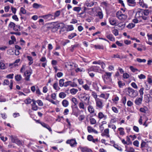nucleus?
I'll use <instances>...</instances> for the list:
<instances>
[{
	"label": "nucleus",
	"mask_w": 152,
	"mask_h": 152,
	"mask_svg": "<svg viewBox=\"0 0 152 152\" xmlns=\"http://www.w3.org/2000/svg\"><path fill=\"white\" fill-rule=\"evenodd\" d=\"M80 98L82 102H83L86 105L90 104V97L89 95L85 93L82 94L80 95Z\"/></svg>",
	"instance_id": "1"
},
{
	"label": "nucleus",
	"mask_w": 152,
	"mask_h": 152,
	"mask_svg": "<svg viewBox=\"0 0 152 152\" xmlns=\"http://www.w3.org/2000/svg\"><path fill=\"white\" fill-rule=\"evenodd\" d=\"M111 74H112L110 72H106L104 74L102 75V78L105 83H107L108 82L111 81Z\"/></svg>",
	"instance_id": "2"
},
{
	"label": "nucleus",
	"mask_w": 152,
	"mask_h": 152,
	"mask_svg": "<svg viewBox=\"0 0 152 152\" xmlns=\"http://www.w3.org/2000/svg\"><path fill=\"white\" fill-rule=\"evenodd\" d=\"M128 95L132 98H134L138 95L137 91L134 90L132 88L129 87L127 88Z\"/></svg>",
	"instance_id": "3"
},
{
	"label": "nucleus",
	"mask_w": 152,
	"mask_h": 152,
	"mask_svg": "<svg viewBox=\"0 0 152 152\" xmlns=\"http://www.w3.org/2000/svg\"><path fill=\"white\" fill-rule=\"evenodd\" d=\"M136 16L137 18H142L144 20H147L148 18V17L144 15L142 10V9H140L137 11L136 13Z\"/></svg>",
	"instance_id": "4"
},
{
	"label": "nucleus",
	"mask_w": 152,
	"mask_h": 152,
	"mask_svg": "<svg viewBox=\"0 0 152 152\" xmlns=\"http://www.w3.org/2000/svg\"><path fill=\"white\" fill-rule=\"evenodd\" d=\"M116 16L119 19L121 20L122 21H124L127 18V15L123 14L122 12L120 11H118L117 12Z\"/></svg>",
	"instance_id": "5"
},
{
	"label": "nucleus",
	"mask_w": 152,
	"mask_h": 152,
	"mask_svg": "<svg viewBox=\"0 0 152 152\" xmlns=\"http://www.w3.org/2000/svg\"><path fill=\"white\" fill-rule=\"evenodd\" d=\"M66 143L67 144H69L72 147L76 146L77 144L75 140L73 139L67 140Z\"/></svg>",
	"instance_id": "6"
},
{
	"label": "nucleus",
	"mask_w": 152,
	"mask_h": 152,
	"mask_svg": "<svg viewBox=\"0 0 152 152\" xmlns=\"http://www.w3.org/2000/svg\"><path fill=\"white\" fill-rule=\"evenodd\" d=\"M95 101L96 107L99 109H102L103 106L102 100L99 98H98L97 99H95Z\"/></svg>",
	"instance_id": "7"
},
{
	"label": "nucleus",
	"mask_w": 152,
	"mask_h": 152,
	"mask_svg": "<svg viewBox=\"0 0 152 152\" xmlns=\"http://www.w3.org/2000/svg\"><path fill=\"white\" fill-rule=\"evenodd\" d=\"M109 21L110 24L112 26H117L118 24V22L116 19L113 18H109Z\"/></svg>",
	"instance_id": "8"
},
{
	"label": "nucleus",
	"mask_w": 152,
	"mask_h": 152,
	"mask_svg": "<svg viewBox=\"0 0 152 152\" xmlns=\"http://www.w3.org/2000/svg\"><path fill=\"white\" fill-rule=\"evenodd\" d=\"M39 17L43 18L45 20H50L51 19H53V15L52 14H48L47 15H43Z\"/></svg>",
	"instance_id": "9"
},
{
	"label": "nucleus",
	"mask_w": 152,
	"mask_h": 152,
	"mask_svg": "<svg viewBox=\"0 0 152 152\" xmlns=\"http://www.w3.org/2000/svg\"><path fill=\"white\" fill-rule=\"evenodd\" d=\"M31 72L28 71H26L24 73V75L26 76L25 80L26 81H29L30 80V77L31 75Z\"/></svg>",
	"instance_id": "10"
},
{
	"label": "nucleus",
	"mask_w": 152,
	"mask_h": 152,
	"mask_svg": "<svg viewBox=\"0 0 152 152\" xmlns=\"http://www.w3.org/2000/svg\"><path fill=\"white\" fill-rule=\"evenodd\" d=\"M39 123L43 127L47 128L50 132L52 131L51 128L48 124H46L45 123L42 122H41L39 121Z\"/></svg>",
	"instance_id": "11"
},
{
	"label": "nucleus",
	"mask_w": 152,
	"mask_h": 152,
	"mask_svg": "<svg viewBox=\"0 0 152 152\" xmlns=\"http://www.w3.org/2000/svg\"><path fill=\"white\" fill-rule=\"evenodd\" d=\"M109 133V129L107 128L106 129L104 130L103 132L102 133L101 135L103 136H106L107 137H110Z\"/></svg>",
	"instance_id": "12"
},
{
	"label": "nucleus",
	"mask_w": 152,
	"mask_h": 152,
	"mask_svg": "<svg viewBox=\"0 0 152 152\" xmlns=\"http://www.w3.org/2000/svg\"><path fill=\"white\" fill-rule=\"evenodd\" d=\"M135 0H127L128 5L130 6H134L136 4Z\"/></svg>",
	"instance_id": "13"
},
{
	"label": "nucleus",
	"mask_w": 152,
	"mask_h": 152,
	"mask_svg": "<svg viewBox=\"0 0 152 152\" xmlns=\"http://www.w3.org/2000/svg\"><path fill=\"white\" fill-rule=\"evenodd\" d=\"M142 97L137 98L134 101V103L137 105H140L142 103Z\"/></svg>",
	"instance_id": "14"
},
{
	"label": "nucleus",
	"mask_w": 152,
	"mask_h": 152,
	"mask_svg": "<svg viewBox=\"0 0 152 152\" xmlns=\"http://www.w3.org/2000/svg\"><path fill=\"white\" fill-rule=\"evenodd\" d=\"M9 26L11 28H13L14 30L15 31H18V29L15 28V25L14 23L11 22L9 24Z\"/></svg>",
	"instance_id": "15"
},
{
	"label": "nucleus",
	"mask_w": 152,
	"mask_h": 152,
	"mask_svg": "<svg viewBox=\"0 0 152 152\" xmlns=\"http://www.w3.org/2000/svg\"><path fill=\"white\" fill-rule=\"evenodd\" d=\"M90 70H93L95 72H98L99 69V67L97 66H93L89 69Z\"/></svg>",
	"instance_id": "16"
},
{
	"label": "nucleus",
	"mask_w": 152,
	"mask_h": 152,
	"mask_svg": "<svg viewBox=\"0 0 152 152\" xmlns=\"http://www.w3.org/2000/svg\"><path fill=\"white\" fill-rule=\"evenodd\" d=\"M33 103L31 104L32 105V109L34 110H37L38 109V107L36 104V101L33 99Z\"/></svg>",
	"instance_id": "17"
},
{
	"label": "nucleus",
	"mask_w": 152,
	"mask_h": 152,
	"mask_svg": "<svg viewBox=\"0 0 152 152\" xmlns=\"http://www.w3.org/2000/svg\"><path fill=\"white\" fill-rule=\"evenodd\" d=\"M126 56H120L118 54H114L113 55V58H117L120 59L125 58H126Z\"/></svg>",
	"instance_id": "18"
},
{
	"label": "nucleus",
	"mask_w": 152,
	"mask_h": 152,
	"mask_svg": "<svg viewBox=\"0 0 152 152\" xmlns=\"http://www.w3.org/2000/svg\"><path fill=\"white\" fill-rule=\"evenodd\" d=\"M139 2L140 5L143 8H148V5L146 4H145L143 0H139Z\"/></svg>",
	"instance_id": "19"
},
{
	"label": "nucleus",
	"mask_w": 152,
	"mask_h": 152,
	"mask_svg": "<svg viewBox=\"0 0 152 152\" xmlns=\"http://www.w3.org/2000/svg\"><path fill=\"white\" fill-rule=\"evenodd\" d=\"M61 11L60 10H58L55 12L53 15V19H55L57 17H58L60 15Z\"/></svg>",
	"instance_id": "20"
},
{
	"label": "nucleus",
	"mask_w": 152,
	"mask_h": 152,
	"mask_svg": "<svg viewBox=\"0 0 152 152\" xmlns=\"http://www.w3.org/2000/svg\"><path fill=\"white\" fill-rule=\"evenodd\" d=\"M57 29H62L64 27V24L62 23H58L55 24Z\"/></svg>",
	"instance_id": "21"
},
{
	"label": "nucleus",
	"mask_w": 152,
	"mask_h": 152,
	"mask_svg": "<svg viewBox=\"0 0 152 152\" xmlns=\"http://www.w3.org/2000/svg\"><path fill=\"white\" fill-rule=\"evenodd\" d=\"M88 110L90 113H93L94 112V109L93 107L91 105H89L88 107Z\"/></svg>",
	"instance_id": "22"
},
{
	"label": "nucleus",
	"mask_w": 152,
	"mask_h": 152,
	"mask_svg": "<svg viewBox=\"0 0 152 152\" xmlns=\"http://www.w3.org/2000/svg\"><path fill=\"white\" fill-rule=\"evenodd\" d=\"M54 24H53V25L51 27H50V28H51L52 31L53 32H55L57 31L58 29L57 28L56 26L55 25V23H53Z\"/></svg>",
	"instance_id": "23"
},
{
	"label": "nucleus",
	"mask_w": 152,
	"mask_h": 152,
	"mask_svg": "<svg viewBox=\"0 0 152 152\" xmlns=\"http://www.w3.org/2000/svg\"><path fill=\"white\" fill-rule=\"evenodd\" d=\"M85 104L83 102H80L79 105V107L80 109H82L83 110L86 109L85 107Z\"/></svg>",
	"instance_id": "24"
},
{
	"label": "nucleus",
	"mask_w": 152,
	"mask_h": 152,
	"mask_svg": "<svg viewBox=\"0 0 152 152\" xmlns=\"http://www.w3.org/2000/svg\"><path fill=\"white\" fill-rule=\"evenodd\" d=\"M94 47L96 49H101L102 50H103L104 49V47L103 45H94Z\"/></svg>",
	"instance_id": "25"
},
{
	"label": "nucleus",
	"mask_w": 152,
	"mask_h": 152,
	"mask_svg": "<svg viewBox=\"0 0 152 152\" xmlns=\"http://www.w3.org/2000/svg\"><path fill=\"white\" fill-rule=\"evenodd\" d=\"M78 91L77 89L73 88L71 89L70 90V93L73 95L75 94Z\"/></svg>",
	"instance_id": "26"
},
{
	"label": "nucleus",
	"mask_w": 152,
	"mask_h": 152,
	"mask_svg": "<svg viewBox=\"0 0 152 152\" xmlns=\"http://www.w3.org/2000/svg\"><path fill=\"white\" fill-rule=\"evenodd\" d=\"M62 104L63 106L66 107L69 105V102L67 100L64 99L62 101Z\"/></svg>",
	"instance_id": "27"
},
{
	"label": "nucleus",
	"mask_w": 152,
	"mask_h": 152,
	"mask_svg": "<svg viewBox=\"0 0 152 152\" xmlns=\"http://www.w3.org/2000/svg\"><path fill=\"white\" fill-rule=\"evenodd\" d=\"M80 149L81 151L83 152H89L90 150L87 148L83 147H80Z\"/></svg>",
	"instance_id": "28"
},
{
	"label": "nucleus",
	"mask_w": 152,
	"mask_h": 152,
	"mask_svg": "<svg viewBox=\"0 0 152 152\" xmlns=\"http://www.w3.org/2000/svg\"><path fill=\"white\" fill-rule=\"evenodd\" d=\"M98 118L101 119L103 118L106 119L107 117L106 116L104 115L102 112H99L98 114Z\"/></svg>",
	"instance_id": "29"
},
{
	"label": "nucleus",
	"mask_w": 152,
	"mask_h": 152,
	"mask_svg": "<svg viewBox=\"0 0 152 152\" xmlns=\"http://www.w3.org/2000/svg\"><path fill=\"white\" fill-rule=\"evenodd\" d=\"M10 137L11 138L12 142L13 143H15L16 142V141L18 140L17 137L15 136H11Z\"/></svg>",
	"instance_id": "30"
},
{
	"label": "nucleus",
	"mask_w": 152,
	"mask_h": 152,
	"mask_svg": "<svg viewBox=\"0 0 152 152\" xmlns=\"http://www.w3.org/2000/svg\"><path fill=\"white\" fill-rule=\"evenodd\" d=\"M124 129L122 127H120L118 129V130L120 132V134L123 135L125 133L124 131Z\"/></svg>",
	"instance_id": "31"
},
{
	"label": "nucleus",
	"mask_w": 152,
	"mask_h": 152,
	"mask_svg": "<svg viewBox=\"0 0 152 152\" xmlns=\"http://www.w3.org/2000/svg\"><path fill=\"white\" fill-rule=\"evenodd\" d=\"M135 25L132 23H129L126 26L129 29H132L135 26Z\"/></svg>",
	"instance_id": "32"
},
{
	"label": "nucleus",
	"mask_w": 152,
	"mask_h": 152,
	"mask_svg": "<svg viewBox=\"0 0 152 152\" xmlns=\"http://www.w3.org/2000/svg\"><path fill=\"white\" fill-rule=\"evenodd\" d=\"M118 85L119 87L121 88L125 85V83L124 82H123L122 81L120 80L118 82Z\"/></svg>",
	"instance_id": "33"
},
{
	"label": "nucleus",
	"mask_w": 152,
	"mask_h": 152,
	"mask_svg": "<svg viewBox=\"0 0 152 152\" xmlns=\"http://www.w3.org/2000/svg\"><path fill=\"white\" fill-rule=\"evenodd\" d=\"M143 14L144 16L148 15L149 13V11L148 10H142Z\"/></svg>",
	"instance_id": "34"
},
{
	"label": "nucleus",
	"mask_w": 152,
	"mask_h": 152,
	"mask_svg": "<svg viewBox=\"0 0 152 152\" xmlns=\"http://www.w3.org/2000/svg\"><path fill=\"white\" fill-rule=\"evenodd\" d=\"M64 80L63 79H61L59 80V85L60 87H62L63 86H64Z\"/></svg>",
	"instance_id": "35"
},
{
	"label": "nucleus",
	"mask_w": 152,
	"mask_h": 152,
	"mask_svg": "<svg viewBox=\"0 0 152 152\" xmlns=\"http://www.w3.org/2000/svg\"><path fill=\"white\" fill-rule=\"evenodd\" d=\"M76 36H77V34L76 33H72L68 35V37L69 39H71L75 37Z\"/></svg>",
	"instance_id": "36"
},
{
	"label": "nucleus",
	"mask_w": 152,
	"mask_h": 152,
	"mask_svg": "<svg viewBox=\"0 0 152 152\" xmlns=\"http://www.w3.org/2000/svg\"><path fill=\"white\" fill-rule=\"evenodd\" d=\"M59 96L60 98H64L66 96V94L64 92H61L59 93Z\"/></svg>",
	"instance_id": "37"
},
{
	"label": "nucleus",
	"mask_w": 152,
	"mask_h": 152,
	"mask_svg": "<svg viewBox=\"0 0 152 152\" xmlns=\"http://www.w3.org/2000/svg\"><path fill=\"white\" fill-rule=\"evenodd\" d=\"M107 38L111 41H113L114 40V38L113 37V35L112 34H110L107 36Z\"/></svg>",
	"instance_id": "38"
},
{
	"label": "nucleus",
	"mask_w": 152,
	"mask_h": 152,
	"mask_svg": "<svg viewBox=\"0 0 152 152\" xmlns=\"http://www.w3.org/2000/svg\"><path fill=\"white\" fill-rule=\"evenodd\" d=\"M72 101L74 104V105L76 106L78 103L77 99L75 97H73L72 99Z\"/></svg>",
	"instance_id": "39"
},
{
	"label": "nucleus",
	"mask_w": 152,
	"mask_h": 152,
	"mask_svg": "<svg viewBox=\"0 0 152 152\" xmlns=\"http://www.w3.org/2000/svg\"><path fill=\"white\" fill-rule=\"evenodd\" d=\"M79 45L78 44H76L74 45H72L71 47V48L70 49V50L72 52H73L74 49L77 47L79 46Z\"/></svg>",
	"instance_id": "40"
},
{
	"label": "nucleus",
	"mask_w": 152,
	"mask_h": 152,
	"mask_svg": "<svg viewBox=\"0 0 152 152\" xmlns=\"http://www.w3.org/2000/svg\"><path fill=\"white\" fill-rule=\"evenodd\" d=\"M129 68L133 72H134L137 71H139L137 69L134 68L132 66H130Z\"/></svg>",
	"instance_id": "41"
},
{
	"label": "nucleus",
	"mask_w": 152,
	"mask_h": 152,
	"mask_svg": "<svg viewBox=\"0 0 152 152\" xmlns=\"http://www.w3.org/2000/svg\"><path fill=\"white\" fill-rule=\"evenodd\" d=\"M15 78L17 81L20 80L22 79V77L20 75H17L15 77Z\"/></svg>",
	"instance_id": "42"
},
{
	"label": "nucleus",
	"mask_w": 152,
	"mask_h": 152,
	"mask_svg": "<svg viewBox=\"0 0 152 152\" xmlns=\"http://www.w3.org/2000/svg\"><path fill=\"white\" fill-rule=\"evenodd\" d=\"M81 10V7H75L73 8V10L74 11H76L77 12H78L80 11Z\"/></svg>",
	"instance_id": "43"
},
{
	"label": "nucleus",
	"mask_w": 152,
	"mask_h": 152,
	"mask_svg": "<svg viewBox=\"0 0 152 152\" xmlns=\"http://www.w3.org/2000/svg\"><path fill=\"white\" fill-rule=\"evenodd\" d=\"M74 29V27L72 25H68L67 26V31H72Z\"/></svg>",
	"instance_id": "44"
},
{
	"label": "nucleus",
	"mask_w": 152,
	"mask_h": 152,
	"mask_svg": "<svg viewBox=\"0 0 152 152\" xmlns=\"http://www.w3.org/2000/svg\"><path fill=\"white\" fill-rule=\"evenodd\" d=\"M53 87L56 90H58L60 89L58 86V84L57 82L55 83L53 85Z\"/></svg>",
	"instance_id": "45"
},
{
	"label": "nucleus",
	"mask_w": 152,
	"mask_h": 152,
	"mask_svg": "<svg viewBox=\"0 0 152 152\" xmlns=\"http://www.w3.org/2000/svg\"><path fill=\"white\" fill-rule=\"evenodd\" d=\"M90 121L91 124H95L96 123V120L94 118H91L90 119Z\"/></svg>",
	"instance_id": "46"
},
{
	"label": "nucleus",
	"mask_w": 152,
	"mask_h": 152,
	"mask_svg": "<svg viewBox=\"0 0 152 152\" xmlns=\"http://www.w3.org/2000/svg\"><path fill=\"white\" fill-rule=\"evenodd\" d=\"M10 84V82L8 79H5L4 80L3 83L4 85H8Z\"/></svg>",
	"instance_id": "47"
},
{
	"label": "nucleus",
	"mask_w": 152,
	"mask_h": 152,
	"mask_svg": "<svg viewBox=\"0 0 152 152\" xmlns=\"http://www.w3.org/2000/svg\"><path fill=\"white\" fill-rule=\"evenodd\" d=\"M136 60L137 61H138L140 63H141V62L145 63V62H146V60L145 59H141L140 58H137L136 59Z\"/></svg>",
	"instance_id": "48"
},
{
	"label": "nucleus",
	"mask_w": 152,
	"mask_h": 152,
	"mask_svg": "<svg viewBox=\"0 0 152 152\" xmlns=\"http://www.w3.org/2000/svg\"><path fill=\"white\" fill-rule=\"evenodd\" d=\"M112 32L114 34L115 36H118V30L116 29H114L113 30Z\"/></svg>",
	"instance_id": "49"
},
{
	"label": "nucleus",
	"mask_w": 152,
	"mask_h": 152,
	"mask_svg": "<svg viewBox=\"0 0 152 152\" xmlns=\"http://www.w3.org/2000/svg\"><path fill=\"white\" fill-rule=\"evenodd\" d=\"M94 2H91L90 3H86V6L88 7H91L94 5Z\"/></svg>",
	"instance_id": "50"
},
{
	"label": "nucleus",
	"mask_w": 152,
	"mask_h": 152,
	"mask_svg": "<svg viewBox=\"0 0 152 152\" xmlns=\"http://www.w3.org/2000/svg\"><path fill=\"white\" fill-rule=\"evenodd\" d=\"M33 100H31L29 98H27L25 101V102L26 104H30L32 101Z\"/></svg>",
	"instance_id": "51"
},
{
	"label": "nucleus",
	"mask_w": 152,
	"mask_h": 152,
	"mask_svg": "<svg viewBox=\"0 0 152 152\" xmlns=\"http://www.w3.org/2000/svg\"><path fill=\"white\" fill-rule=\"evenodd\" d=\"M5 68L4 64L2 62H0V68L2 69H4Z\"/></svg>",
	"instance_id": "52"
},
{
	"label": "nucleus",
	"mask_w": 152,
	"mask_h": 152,
	"mask_svg": "<svg viewBox=\"0 0 152 152\" xmlns=\"http://www.w3.org/2000/svg\"><path fill=\"white\" fill-rule=\"evenodd\" d=\"M98 16H99L100 18L102 19L103 18V15L102 12H99L97 13Z\"/></svg>",
	"instance_id": "53"
},
{
	"label": "nucleus",
	"mask_w": 152,
	"mask_h": 152,
	"mask_svg": "<svg viewBox=\"0 0 152 152\" xmlns=\"http://www.w3.org/2000/svg\"><path fill=\"white\" fill-rule=\"evenodd\" d=\"M108 127L109 128H112L113 130H115L116 129V126L115 125L112 124H109Z\"/></svg>",
	"instance_id": "54"
},
{
	"label": "nucleus",
	"mask_w": 152,
	"mask_h": 152,
	"mask_svg": "<svg viewBox=\"0 0 152 152\" xmlns=\"http://www.w3.org/2000/svg\"><path fill=\"white\" fill-rule=\"evenodd\" d=\"M94 129L90 126H88L87 127V130L88 132L89 133L91 132H92Z\"/></svg>",
	"instance_id": "55"
},
{
	"label": "nucleus",
	"mask_w": 152,
	"mask_h": 152,
	"mask_svg": "<svg viewBox=\"0 0 152 152\" xmlns=\"http://www.w3.org/2000/svg\"><path fill=\"white\" fill-rule=\"evenodd\" d=\"M83 87L86 90H89L90 89L89 86L87 84L83 85Z\"/></svg>",
	"instance_id": "56"
},
{
	"label": "nucleus",
	"mask_w": 152,
	"mask_h": 152,
	"mask_svg": "<svg viewBox=\"0 0 152 152\" xmlns=\"http://www.w3.org/2000/svg\"><path fill=\"white\" fill-rule=\"evenodd\" d=\"M7 53L10 55H13L14 53L13 50L12 49H9L7 50Z\"/></svg>",
	"instance_id": "57"
},
{
	"label": "nucleus",
	"mask_w": 152,
	"mask_h": 152,
	"mask_svg": "<svg viewBox=\"0 0 152 152\" xmlns=\"http://www.w3.org/2000/svg\"><path fill=\"white\" fill-rule=\"evenodd\" d=\"M112 110L115 113H118V111L117 109L115 107H113L112 108Z\"/></svg>",
	"instance_id": "58"
},
{
	"label": "nucleus",
	"mask_w": 152,
	"mask_h": 152,
	"mask_svg": "<svg viewBox=\"0 0 152 152\" xmlns=\"http://www.w3.org/2000/svg\"><path fill=\"white\" fill-rule=\"evenodd\" d=\"M138 77L140 79H144L146 78V76L145 75L141 74L138 76Z\"/></svg>",
	"instance_id": "59"
},
{
	"label": "nucleus",
	"mask_w": 152,
	"mask_h": 152,
	"mask_svg": "<svg viewBox=\"0 0 152 152\" xmlns=\"http://www.w3.org/2000/svg\"><path fill=\"white\" fill-rule=\"evenodd\" d=\"M6 99L4 98L2 96H0V102H6Z\"/></svg>",
	"instance_id": "60"
},
{
	"label": "nucleus",
	"mask_w": 152,
	"mask_h": 152,
	"mask_svg": "<svg viewBox=\"0 0 152 152\" xmlns=\"http://www.w3.org/2000/svg\"><path fill=\"white\" fill-rule=\"evenodd\" d=\"M131 86L135 89H137L138 87L136 84L134 82H132L131 83Z\"/></svg>",
	"instance_id": "61"
},
{
	"label": "nucleus",
	"mask_w": 152,
	"mask_h": 152,
	"mask_svg": "<svg viewBox=\"0 0 152 152\" xmlns=\"http://www.w3.org/2000/svg\"><path fill=\"white\" fill-rule=\"evenodd\" d=\"M71 83L72 82L70 81H67L66 82H65L64 83V86L66 87L69 85H70L71 84L70 83Z\"/></svg>",
	"instance_id": "62"
},
{
	"label": "nucleus",
	"mask_w": 152,
	"mask_h": 152,
	"mask_svg": "<svg viewBox=\"0 0 152 152\" xmlns=\"http://www.w3.org/2000/svg\"><path fill=\"white\" fill-rule=\"evenodd\" d=\"M92 95L93 96V97H94L95 99H97V95L96 94V93H95V92L93 91L92 92Z\"/></svg>",
	"instance_id": "63"
},
{
	"label": "nucleus",
	"mask_w": 152,
	"mask_h": 152,
	"mask_svg": "<svg viewBox=\"0 0 152 152\" xmlns=\"http://www.w3.org/2000/svg\"><path fill=\"white\" fill-rule=\"evenodd\" d=\"M123 77L124 78L127 79L129 77V75L128 73H126L123 74Z\"/></svg>",
	"instance_id": "64"
}]
</instances>
